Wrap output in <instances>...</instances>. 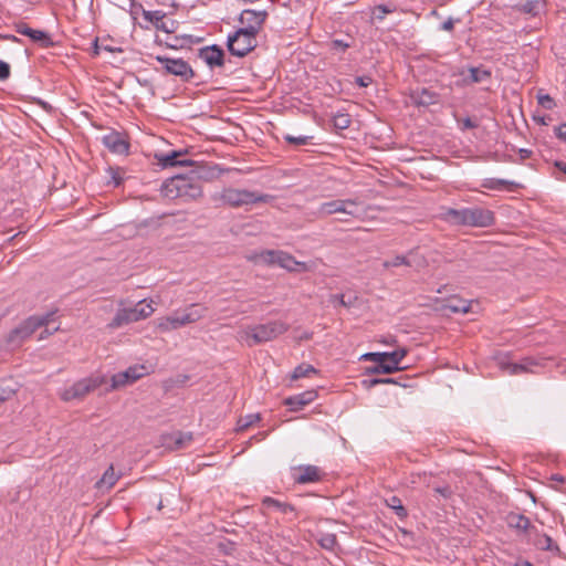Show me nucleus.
Here are the masks:
<instances>
[{
	"instance_id": "f257e3e1",
	"label": "nucleus",
	"mask_w": 566,
	"mask_h": 566,
	"mask_svg": "<svg viewBox=\"0 0 566 566\" xmlns=\"http://www.w3.org/2000/svg\"><path fill=\"white\" fill-rule=\"evenodd\" d=\"M203 177L202 171H191L190 175H177L167 179L161 188V195L167 199L184 198L186 200H195L202 196V186L200 179Z\"/></svg>"
},
{
	"instance_id": "f03ea898",
	"label": "nucleus",
	"mask_w": 566,
	"mask_h": 566,
	"mask_svg": "<svg viewBox=\"0 0 566 566\" xmlns=\"http://www.w3.org/2000/svg\"><path fill=\"white\" fill-rule=\"evenodd\" d=\"M442 219L458 227L488 228L495 223L494 212L482 207L448 208L443 212Z\"/></svg>"
},
{
	"instance_id": "7ed1b4c3",
	"label": "nucleus",
	"mask_w": 566,
	"mask_h": 566,
	"mask_svg": "<svg viewBox=\"0 0 566 566\" xmlns=\"http://www.w3.org/2000/svg\"><path fill=\"white\" fill-rule=\"evenodd\" d=\"M273 199L272 195L261 193L247 189H237L232 187L223 188L221 191L214 192L211 200L219 206H228L231 208H240L254 203H268Z\"/></svg>"
},
{
	"instance_id": "20e7f679",
	"label": "nucleus",
	"mask_w": 566,
	"mask_h": 566,
	"mask_svg": "<svg viewBox=\"0 0 566 566\" xmlns=\"http://www.w3.org/2000/svg\"><path fill=\"white\" fill-rule=\"evenodd\" d=\"M289 327V324L279 319L249 327L245 331L247 344L248 346L252 347L258 344L273 340L287 332Z\"/></svg>"
},
{
	"instance_id": "39448f33",
	"label": "nucleus",
	"mask_w": 566,
	"mask_h": 566,
	"mask_svg": "<svg viewBox=\"0 0 566 566\" xmlns=\"http://www.w3.org/2000/svg\"><path fill=\"white\" fill-rule=\"evenodd\" d=\"M107 384V378L104 375H92L74 382L71 387L63 390L61 399L64 401L82 400L90 392Z\"/></svg>"
},
{
	"instance_id": "423d86ee",
	"label": "nucleus",
	"mask_w": 566,
	"mask_h": 566,
	"mask_svg": "<svg viewBox=\"0 0 566 566\" xmlns=\"http://www.w3.org/2000/svg\"><path fill=\"white\" fill-rule=\"evenodd\" d=\"M255 33L243 28L238 29L228 36L227 46L229 52L238 57H243L253 51L258 45Z\"/></svg>"
},
{
	"instance_id": "0eeeda50",
	"label": "nucleus",
	"mask_w": 566,
	"mask_h": 566,
	"mask_svg": "<svg viewBox=\"0 0 566 566\" xmlns=\"http://www.w3.org/2000/svg\"><path fill=\"white\" fill-rule=\"evenodd\" d=\"M261 259L269 265H279L290 272H307L310 266L305 262L295 260L293 255L280 250H265L261 253Z\"/></svg>"
},
{
	"instance_id": "6e6552de",
	"label": "nucleus",
	"mask_w": 566,
	"mask_h": 566,
	"mask_svg": "<svg viewBox=\"0 0 566 566\" xmlns=\"http://www.w3.org/2000/svg\"><path fill=\"white\" fill-rule=\"evenodd\" d=\"M156 60L163 65L166 74L175 75L179 77L181 82H189L195 77L192 67L182 59L158 55Z\"/></svg>"
},
{
	"instance_id": "1a4fd4ad",
	"label": "nucleus",
	"mask_w": 566,
	"mask_h": 566,
	"mask_svg": "<svg viewBox=\"0 0 566 566\" xmlns=\"http://www.w3.org/2000/svg\"><path fill=\"white\" fill-rule=\"evenodd\" d=\"M357 206L356 200L353 199H336L327 202H323L316 211L313 212L314 217L317 219H322L334 213H345L348 216H354V211L349 209V207Z\"/></svg>"
},
{
	"instance_id": "9d476101",
	"label": "nucleus",
	"mask_w": 566,
	"mask_h": 566,
	"mask_svg": "<svg viewBox=\"0 0 566 566\" xmlns=\"http://www.w3.org/2000/svg\"><path fill=\"white\" fill-rule=\"evenodd\" d=\"M145 366H132L128 367L125 371L113 375L111 378V385L105 389V391L108 392L112 390H117L128 384L138 380L145 375Z\"/></svg>"
},
{
	"instance_id": "9b49d317",
	"label": "nucleus",
	"mask_w": 566,
	"mask_h": 566,
	"mask_svg": "<svg viewBox=\"0 0 566 566\" xmlns=\"http://www.w3.org/2000/svg\"><path fill=\"white\" fill-rule=\"evenodd\" d=\"M268 18V12L265 10L256 11L251 9H245L241 12L239 17V21L241 24H245L243 29L249 30L255 34L260 32L262 25L264 24Z\"/></svg>"
},
{
	"instance_id": "f8f14e48",
	"label": "nucleus",
	"mask_w": 566,
	"mask_h": 566,
	"mask_svg": "<svg viewBox=\"0 0 566 566\" xmlns=\"http://www.w3.org/2000/svg\"><path fill=\"white\" fill-rule=\"evenodd\" d=\"M34 324L31 318L28 317L22 323H20L17 327H14L8 334L6 342L11 347L20 346L27 338H29L35 332Z\"/></svg>"
},
{
	"instance_id": "ddd939ff",
	"label": "nucleus",
	"mask_w": 566,
	"mask_h": 566,
	"mask_svg": "<svg viewBox=\"0 0 566 566\" xmlns=\"http://www.w3.org/2000/svg\"><path fill=\"white\" fill-rule=\"evenodd\" d=\"M187 150H172L168 154H156L155 158L163 168L192 166L193 160L185 158Z\"/></svg>"
},
{
	"instance_id": "4468645a",
	"label": "nucleus",
	"mask_w": 566,
	"mask_h": 566,
	"mask_svg": "<svg viewBox=\"0 0 566 566\" xmlns=\"http://www.w3.org/2000/svg\"><path fill=\"white\" fill-rule=\"evenodd\" d=\"M297 471V474H294V481L297 484H307V483H315L323 480L325 476V473L323 470L316 465L307 464V465H300L295 469Z\"/></svg>"
},
{
	"instance_id": "2eb2a0df",
	"label": "nucleus",
	"mask_w": 566,
	"mask_h": 566,
	"mask_svg": "<svg viewBox=\"0 0 566 566\" xmlns=\"http://www.w3.org/2000/svg\"><path fill=\"white\" fill-rule=\"evenodd\" d=\"M439 94L426 87L415 88L410 91V103L417 107H429L439 103Z\"/></svg>"
},
{
	"instance_id": "dca6fc26",
	"label": "nucleus",
	"mask_w": 566,
	"mask_h": 566,
	"mask_svg": "<svg viewBox=\"0 0 566 566\" xmlns=\"http://www.w3.org/2000/svg\"><path fill=\"white\" fill-rule=\"evenodd\" d=\"M144 19L153 23L157 30L166 33H175L178 28V22L175 20H165L166 13L163 11H144Z\"/></svg>"
},
{
	"instance_id": "f3484780",
	"label": "nucleus",
	"mask_w": 566,
	"mask_h": 566,
	"mask_svg": "<svg viewBox=\"0 0 566 566\" xmlns=\"http://www.w3.org/2000/svg\"><path fill=\"white\" fill-rule=\"evenodd\" d=\"M102 142L114 154L123 155L129 150V143L125 136L115 130L104 135Z\"/></svg>"
},
{
	"instance_id": "a211bd4d",
	"label": "nucleus",
	"mask_w": 566,
	"mask_h": 566,
	"mask_svg": "<svg viewBox=\"0 0 566 566\" xmlns=\"http://www.w3.org/2000/svg\"><path fill=\"white\" fill-rule=\"evenodd\" d=\"M506 523L510 528L517 531L518 533L525 534L528 538L532 537L535 532V526L532 525L531 520L518 513L511 512L506 516Z\"/></svg>"
},
{
	"instance_id": "6ab92c4d",
	"label": "nucleus",
	"mask_w": 566,
	"mask_h": 566,
	"mask_svg": "<svg viewBox=\"0 0 566 566\" xmlns=\"http://www.w3.org/2000/svg\"><path fill=\"white\" fill-rule=\"evenodd\" d=\"M198 56L203 60L211 69L216 66H223L224 52L217 44L205 46L199 50Z\"/></svg>"
},
{
	"instance_id": "aec40b11",
	"label": "nucleus",
	"mask_w": 566,
	"mask_h": 566,
	"mask_svg": "<svg viewBox=\"0 0 566 566\" xmlns=\"http://www.w3.org/2000/svg\"><path fill=\"white\" fill-rule=\"evenodd\" d=\"M539 366L541 364L536 359L532 357H525L520 363L502 364V369L507 371L510 375H521L525 373L535 374V368Z\"/></svg>"
},
{
	"instance_id": "412c9836",
	"label": "nucleus",
	"mask_w": 566,
	"mask_h": 566,
	"mask_svg": "<svg viewBox=\"0 0 566 566\" xmlns=\"http://www.w3.org/2000/svg\"><path fill=\"white\" fill-rule=\"evenodd\" d=\"M544 0H520L512 4L511 9L530 17H537L544 10Z\"/></svg>"
},
{
	"instance_id": "4be33fe9",
	"label": "nucleus",
	"mask_w": 566,
	"mask_h": 566,
	"mask_svg": "<svg viewBox=\"0 0 566 566\" xmlns=\"http://www.w3.org/2000/svg\"><path fill=\"white\" fill-rule=\"evenodd\" d=\"M424 264H426V259L423 256L416 258L415 251L410 250L407 253V255H396L391 260L384 261L382 266L388 269V268H391V266H400V265H406V266L418 265V266H422Z\"/></svg>"
},
{
	"instance_id": "5701e85b",
	"label": "nucleus",
	"mask_w": 566,
	"mask_h": 566,
	"mask_svg": "<svg viewBox=\"0 0 566 566\" xmlns=\"http://www.w3.org/2000/svg\"><path fill=\"white\" fill-rule=\"evenodd\" d=\"M317 397L316 390H306L295 396L287 397L284 400V405L290 408L291 411H298L304 406L314 401Z\"/></svg>"
},
{
	"instance_id": "b1692460",
	"label": "nucleus",
	"mask_w": 566,
	"mask_h": 566,
	"mask_svg": "<svg viewBox=\"0 0 566 566\" xmlns=\"http://www.w3.org/2000/svg\"><path fill=\"white\" fill-rule=\"evenodd\" d=\"M138 322L133 307H124L119 308L113 319L108 323V327L112 329H116L128 325L130 323Z\"/></svg>"
},
{
	"instance_id": "393cba45",
	"label": "nucleus",
	"mask_w": 566,
	"mask_h": 566,
	"mask_svg": "<svg viewBox=\"0 0 566 566\" xmlns=\"http://www.w3.org/2000/svg\"><path fill=\"white\" fill-rule=\"evenodd\" d=\"M528 539L538 549L559 553V547L557 544L554 543L552 537L548 536L547 534L539 533L536 527H535V532H533L532 537Z\"/></svg>"
},
{
	"instance_id": "a878e982",
	"label": "nucleus",
	"mask_w": 566,
	"mask_h": 566,
	"mask_svg": "<svg viewBox=\"0 0 566 566\" xmlns=\"http://www.w3.org/2000/svg\"><path fill=\"white\" fill-rule=\"evenodd\" d=\"M185 325H187L186 321L184 319V316L179 312H176L170 316L159 318L157 324L158 328L161 332L175 331Z\"/></svg>"
},
{
	"instance_id": "bb28decb",
	"label": "nucleus",
	"mask_w": 566,
	"mask_h": 566,
	"mask_svg": "<svg viewBox=\"0 0 566 566\" xmlns=\"http://www.w3.org/2000/svg\"><path fill=\"white\" fill-rule=\"evenodd\" d=\"M441 308L451 313H468L471 308V302L452 296L443 301Z\"/></svg>"
},
{
	"instance_id": "cd10ccee",
	"label": "nucleus",
	"mask_w": 566,
	"mask_h": 566,
	"mask_svg": "<svg viewBox=\"0 0 566 566\" xmlns=\"http://www.w3.org/2000/svg\"><path fill=\"white\" fill-rule=\"evenodd\" d=\"M206 311L207 308L200 304H191L181 313V315L188 325L202 318L206 314Z\"/></svg>"
},
{
	"instance_id": "c85d7f7f",
	"label": "nucleus",
	"mask_w": 566,
	"mask_h": 566,
	"mask_svg": "<svg viewBox=\"0 0 566 566\" xmlns=\"http://www.w3.org/2000/svg\"><path fill=\"white\" fill-rule=\"evenodd\" d=\"M118 479H119V475L117 473H115L114 467L109 465L108 469L102 475V478L96 482L95 486L98 490H103V489L109 490L111 488H113L115 485V483L117 482Z\"/></svg>"
},
{
	"instance_id": "c756f323",
	"label": "nucleus",
	"mask_w": 566,
	"mask_h": 566,
	"mask_svg": "<svg viewBox=\"0 0 566 566\" xmlns=\"http://www.w3.org/2000/svg\"><path fill=\"white\" fill-rule=\"evenodd\" d=\"M490 77H491L490 70L472 66L469 69V76L464 78V82L468 84L481 83L485 80H489Z\"/></svg>"
},
{
	"instance_id": "7c9ffc66",
	"label": "nucleus",
	"mask_w": 566,
	"mask_h": 566,
	"mask_svg": "<svg viewBox=\"0 0 566 566\" xmlns=\"http://www.w3.org/2000/svg\"><path fill=\"white\" fill-rule=\"evenodd\" d=\"M517 185L514 181L497 179V178H486L482 182V187L490 190H501L504 188L512 189Z\"/></svg>"
},
{
	"instance_id": "2f4dec72",
	"label": "nucleus",
	"mask_w": 566,
	"mask_h": 566,
	"mask_svg": "<svg viewBox=\"0 0 566 566\" xmlns=\"http://www.w3.org/2000/svg\"><path fill=\"white\" fill-rule=\"evenodd\" d=\"M33 42L40 44L42 48H51L54 45V42L51 35L48 32L33 29L30 36Z\"/></svg>"
},
{
	"instance_id": "473e14b6",
	"label": "nucleus",
	"mask_w": 566,
	"mask_h": 566,
	"mask_svg": "<svg viewBox=\"0 0 566 566\" xmlns=\"http://www.w3.org/2000/svg\"><path fill=\"white\" fill-rule=\"evenodd\" d=\"M386 505L388 507H390L391 510H394L395 514L399 517V518H406L408 516V511L407 509L402 505V502L401 500L396 496V495H392L390 496L389 499L386 500Z\"/></svg>"
},
{
	"instance_id": "72a5a7b5",
	"label": "nucleus",
	"mask_w": 566,
	"mask_h": 566,
	"mask_svg": "<svg viewBox=\"0 0 566 566\" xmlns=\"http://www.w3.org/2000/svg\"><path fill=\"white\" fill-rule=\"evenodd\" d=\"M56 311H50L41 315H32L29 316L34 324L35 329H39L43 326H49L52 322L55 321Z\"/></svg>"
},
{
	"instance_id": "f704fd0d",
	"label": "nucleus",
	"mask_w": 566,
	"mask_h": 566,
	"mask_svg": "<svg viewBox=\"0 0 566 566\" xmlns=\"http://www.w3.org/2000/svg\"><path fill=\"white\" fill-rule=\"evenodd\" d=\"M317 543L324 549L334 551L337 546V537L334 533H318Z\"/></svg>"
},
{
	"instance_id": "c9c22d12",
	"label": "nucleus",
	"mask_w": 566,
	"mask_h": 566,
	"mask_svg": "<svg viewBox=\"0 0 566 566\" xmlns=\"http://www.w3.org/2000/svg\"><path fill=\"white\" fill-rule=\"evenodd\" d=\"M397 370H400V367H394L387 361H378L376 365L366 368V373L370 375L392 374Z\"/></svg>"
},
{
	"instance_id": "e433bc0d",
	"label": "nucleus",
	"mask_w": 566,
	"mask_h": 566,
	"mask_svg": "<svg viewBox=\"0 0 566 566\" xmlns=\"http://www.w3.org/2000/svg\"><path fill=\"white\" fill-rule=\"evenodd\" d=\"M133 310L137 321L147 318L154 312L151 304L146 303L145 300L139 301L137 304H135V306H133Z\"/></svg>"
},
{
	"instance_id": "4c0bfd02",
	"label": "nucleus",
	"mask_w": 566,
	"mask_h": 566,
	"mask_svg": "<svg viewBox=\"0 0 566 566\" xmlns=\"http://www.w3.org/2000/svg\"><path fill=\"white\" fill-rule=\"evenodd\" d=\"M263 504L266 507H274V509H276L277 511H280L283 514H287L290 512H294V506L293 505H291L289 503L280 502L279 500H275L273 497H269V496L264 497Z\"/></svg>"
},
{
	"instance_id": "58836bf2",
	"label": "nucleus",
	"mask_w": 566,
	"mask_h": 566,
	"mask_svg": "<svg viewBox=\"0 0 566 566\" xmlns=\"http://www.w3.org/2000/svg\"><path fill=\"white\" fill-rule=\"evenodd\" d=\"M192 438L191 432H177L172 434L171 439L174 440V448L181 449L187 447L192 441Z\"/></svg>"
},
{
	"instance_id": "ea45409f",
	"label": "nucleus",
	"mask_w": 566,
	"mask_h": 566,
	"mask_svg": "<svg viewBox=\"0 0 566 566\" xmlns=\"http://www.w3.org/2000/svg\"><path fill=\"white\" fill-rule=\"evenodd\" d=\"M536 98L538 105L545 109L551 111L556 106L554 98L549 94L544 93L543 90L538 91Z\"/></svg>"
},
{
	"instance_id": "a19ab883",
	"label": "nucleus",
	"mask_w": 566,
	"mask_h": 566,
	"mask_svg": "<svg viewBox=\"0 0 566 566\" xmlns=\"http://www.w3.org/2000/svg\"><path fill=\"white\" fill-rule=\"evenodd\" d=\"M316 373H317L316 369L312 365L301 364L294 369L292 378L300 379L303 377H307L310 374H316Z\"/></svg>"
},
{
	"instance_id": "79ce46f5",
	"label": "nucleus",
	"mask_w": 566,
	"mask_h": 566,
	"mask_svg": "<svg viewBox=\"0 0 566 566\" xmlns=\"http://www.w3.org/2000/svg\"><path fill=\"white\" fill-rule=\"evenodd\" d=\"M259 420H260L259 413L247 415L245 417L239 419L237 430L243 431V430L248 429L249 427H251L253 423L258 422Z\"/></svg>"
},
{
	"instance_id": "37998d69",
	"label": "nucleus",
	"mask_w": 566,
	"mask_h": 566,
	"mask_svg": "<svg viewBox=\"0 0 566 566\" xmlns=\"http://www.w3.org/2000/svg\"><path fill=\"white\" fill-rule=\"evenodd\" d=\"M107 174L111 178L109 181H107V185H113L114 187H118L122 185L123 182V177L120 175V168L118 167H108L107 168Z\"/></svg>"
},
{
	"instance_id": "c03bdc74",
	"label": "nucleus",
	"mask_w": 566,
	"mask_h": 566,
	"mask_svg": "<svg viewBox=\"0 0 566 566\" xmlns=\"http://www.w3.org/2000/svg\"><path fill=\"white\" fill-rule=\"evenodd\" d=\"M283 139L291 145L303 146V145H307L310 143V140L312 139V137L303 136V135L293 136V135L286 134L283 136Z\"/></svg>"
},
{
	"instance_id": "a18cd8bd",
	"label": "nucleus",
	"mask_w": 566,
	"mask_h": 566,
	"mask_svg": "<svg viewBox=\"0 0 566 566\" xmlns=\"http://www.w3.org/2000/svg\"><path fill=\"white\" fill-rule=\"evenodd\" d=\"M407 349L400 348L389 353V363L394 367H400L401 360L406 357Z\"/></svg>"
},
{
	"instance_id": "49530a36",
	"label": "nucleus",
	"mask_w": 566,
	"mask_h": 566,
	"mask_svg": "<svg viewBox=\"0 0 566 566\" xmlns=\"http://www.w3.org/2000/svg\"><path fill=\"white\" fill-rule=\"evenodd\" d=\"M350 117L347 114H338L334 117V126L338 129H346L350 126Z\"/></svg>"
},
{
	"instance_id": "de8ad7c7",
	"label": "nucleus",
	"mask_w": 566,
	"mask_h": 566,
	"mask_svg": "<svg viewBox=\"0 0 566 566\" xmlns=\"http://www.w3.org/2000/svg\"><path fill=\"white\" fill-rule=\"evenodd\" d=\"M352 44L343 40L334 39L329 43V48L334 52H345Z\"/></svg>"
},
{
	"instance_id": "09e8293b",
	"label": "nucleus",
	"mask_w": 566,
	"mask_h": 566,
	"mask_svg": "<svg viewBox=\"0 0 566 566\" xmlns=\"http://www.w3.org/2000/svg\"><path fill=\"white\" fill-rule=\"evenodd\" d=\"M14 30L17 33L29 38L33 29L30 28L25 22L20 21L14 23Z\"/></svg>"
},
{
	"instance_id": "8fccbe9b",
	"label": "nucleus",
	"mask_w": 566,
	"mask_h": 566,
	"mask_svg": "<svg viewBox=\"0 0 566 566\" xmlns=\"http://www.w3.org/2000/svg\"><path fill=\"white\" fill-rule=\"evenodd\" d=\"M376 18L379 19V20H382L386 14H389V13H392L395 11L394 8L387 6V4H379L376 7Z\"/></svg>"
},
{
	"instance_id": "3c124183",
	"label": "nucleus",
	"mask_w": 566,
	"mask_h": 566,
	"mask_svg": "<svg viewBox=\"0 0 566 566\" xmlns=\"http://www.w3.org/2000/svg\"><path fill=\"white\" fill-rule=\"evenodd\" d=\"M15 394L14 389L11 388H0V403L11 399Z\"/></svg>"
},
{
	"instance_id": "603ef678",
	"label": "nucleus",
	"mask_w": 566,
	"mask_h": 566,
	"mask_svg": "<svg viewBox=\"0 0 566 566\" xmlns=\"http://www.w3.org/2000/svg\"><path fill=\"white\" fill-rule=\"evenodd\" d=\"M433 491L444 499H449L452 495V490L449 485L436 486Z\"/></svg>"
},
{
	"instance_id": "864d4df0",
	"label": "nucleus",
	"mask_w": 566,
	"mask_h": 566,
	"mask_svg": "<svg viewBox=\"0 0 566 566\" xmlns=\"http://www.w3.org/2000/svg\"><path fill=\"white\" fill-rule=\"evenodd\" d=\"M9 76L10 65L4 61H0V81H6Z\"/></svg>"
},
{
	"instance_id": "5fc2aeb1",
	"label": "nucleus",
	"mask_w": 566,
	"mask_h": 566,
	"mask_svg": "<svg viewBox=\"0 0 566 566\" xmlns=\"http://www.w3.org/2000/svg\"><path fill=\"white\" fill-rule=\"evenodd\" d=\"M554 133L558 139L566 142V123L556 126Z\"/></svg>"
},
{
	"instance_id": "6e6d98bb",
	"label": "nucleus",
	"mask_w": 566,
	"mask_h": 566,
	"mask_svg": "<svg viewBox=\"0 0 566 566\" xmlns=\"http://www.w3.org/2000/svg\"><path fill=\"white\" fill-rule=\"evenodd\" d=\"M355 83L359 87H367L373 83V78L370 76L364 75V76H357L355 78Z\"/></svg>"
},
{
	"instance_id": "4d7b16f0",
	"label": "nucleus",
	"mask_w": 566,
	"mask_h": 566,
	"mask_svg": "<svg viewBox=\"0 0 566 566\" xmlns=\"http://www.w3.org/2000/svg\"><path fill=\"white\" fill-rule=\"evenodd\" d=\"M476 127H478V123L472 120L470 117H467L462 120V127H461L462 130L472 129V128H476Z\"/></svg>"
},
{
	"instance_id": "13d9d810",
	"label": "nucleus",
	"mask_w": 566,
	"mask_h": 566,
	"mask_svg": "<svg viewBox=\"0 0 566 566\" xmlns=\"http://www.w3.org/2000/svg\"><path fill=\"white\" fill-rule=\"evenodd\" d=\"M363 385L365 388L370 389L377 385H380L379 378L364 379Z\"/></svg>"
},
{
	"instance_id": "bf43d9fd",
	"label": "nucleus",
	"mask_w": 566,
	"mask_h": 566,
	"mask_svg": "<svg viewBox=\"0 0 566 566\" xmlns=\"http://www.w3.org/2000/svg\"><path fill=\"white\" fill-rule=\"evenodd\" d=\"M534 120L541 125H548L552 122V116H549V115L536 116L535 115Z\"/></svg>"
},
{
	"instance_id": "052dcab7",
	"label": "nucleus",
	"mask_w": 566,
	"mask_h": 566,
	"mask_svg": "<svg viewBox=\"0 0 566 566\" xmlns=\"http://www.w3.org/2000/svg\"><path fill=\"white\" fill-rule=\"evenodd\" d=\"M360 359L370 360L375 363L379 361L378 353H366L360 357Z\"/></svg>"
},
{
	"instance_id": "680f3d73",
	"label": "nucleus",
	"mask_w": 566,
	"mask_h": 566,
	"mask_svg": "<svg viewBox=\"0 0 566 566\" xmlns=\"http://www.w3.org/2000/svg\"><path fill=\"white\" fill-rule=\"evenodd\" d=\"M454 28V20L452 18H449L447 21H444L441 25V29L448 32H451Z\"/></svg>"
},
{
	"instance_id": "e2e57ef3",
	"label": "nucleus",
	"mask_w": 566,
	"mask_h": 566,
	"mask_svg": "<svg viewBox=\"0 0 566 566\" xmlns=\"http://www.w3.org/2000/svg\"><path fill=\"white\" fill-rule=\"evenodd\" d=\"M45 329L43 332H41L40 334V339H44L45 337L54 334L56 331H59V326H55L54 328L50 329L49 326H44Z\"/></svg>"
},
{
	"instance_id": "0e129e2a",
	"label": "nucleus",
	"mask_w": 566,
	"mask_h": 566,
	"mask_svg": "<svg viewBox=\"0 0 566 566\" xmlns=\"http://www.w3.org/2000/svg\"><path fill=\"white\" fill-rule=\"evenodd\" d=\"M101 50H103V49H102V45H99V43H98V38H96V39L93 41L92 55H93V56L98 55Z\"/></svg>"
},
{
	"instance_id": "69168bd1",
	"label": "nucleus",
	"mask_w": 566,
	"mask_h": 566,
	"mask_svg": "<svg viewBox=\"0 0 566 566\" xmlns=\"http://www.w3.org/2000/svg\"><path fill=\"white\" fill-rule=\"evenodd\" d=\"M333 297L339 303V305L345 307L349 306V303L345 301V296L343 294L334 295Z\"/></svg>"
},
{
	"instance_id": "338daca9",
	"label": "nucleus",
	"mask_w": 566,
	"mask_h": 566,
	"mask_svg": "<svg viewBox=\"0 0 566 566\" xmlns=\"http://www.w3.org/2000/svg\"><path fill=\"white\" fill-rule=\"evenodd\" d=\"M166 45L170 49H177L179 46H181V44H179V38H175L174 41L171 42H167Z\"/></svg>"
},
{
	"instance_id": "774afa93",
	"label": "nucleus",
	"mask_w": 566,
	"mask_h": 566,
	"mask_svg": "<svg viewBox=\"0 0 566 566\" xmlns=\"http://www.w3.org/2000/svg\"><path fill=\"white\" fill-rule=\"evenodd\" d=\"M555 166L563 172L566 174V163L564 161H556L555 163Z\"/></svg>"
}]
</instances>
